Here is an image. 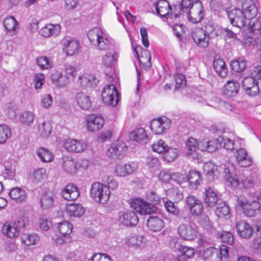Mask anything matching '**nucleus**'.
<instances>
[{"label":"nucleus","instance_id":"1","mask_svg":"<svg viewBox=\"0 0 261 261\" xmlns=\"http://www.w3.org/2000/svg\"><path fill=\"white\" fill-rule=\"evenodd\" d=\"M87 36L90 42L100 50L107 51L102 56L101 62L106 67H111L115 65L119 58V54L114 50V44L107 37L101 29L95 27L90 30Z\"/></svg>","mask_w":261,"mask_h":261},{"label":"nucleus","instance_id":"2","mask_svg":"<svg viewBox=\"0 0 261 261\" xmlns=\"http://www.w3.org/2000/svg\"><path fill=\"white\" fill-rule=\"evenodd\" d=\"M147 198L152 203L146 202L141 198H135L131 200V207L141 215H150L155 213L157 207L155 205L160 203V197L155 192L151 191L147 194Z\"/></svg>","mask_w":261,"mask_h":261},{"label":"nucleus","instance_id":"3","mask_svg":"<svg viewBox=\"0 0 261 261\" xmlns=\"http://www.w3.org/2000/svg\"><path fill=\"white\" fill-rule=\"evenodd\" d=\"M233 170L234 168L232 165L224 168V173L226 180L232 187H236L241 184H242L245 188H249L253 186V182L252 178L246 176L248 172L247 170H244L242 174L240 175L239 177H237L234 173H233Z\"/></svg>","mask_w":261,"mask_h":261},{"label":"nucleus","instance_id":"4","mask_svg":"<svg viewBox=\"0 0 261 261\" xmlns=\"http://www.w3.org/2000/svg\"><path fill=\"white\" fill-rule=\"evenodd\" d=\"M236 199L238 201V205L242 208L246 216L251 217L259 214L261 205L258 202L257 196L254 197L252 199L236 196Z\"/></svg>","mask_w":261,"mask_h":261},{"label":"nucleus","instance_id":"5","mask_svg":"<svg viewBox=\"0 0 261 261\" xmlns=\"http://www.w3.org/2000/svg\"><path fill=\"white\" fill-rule=\"evenodd\" d=\"M111 192L106 185L96 182L91 185L90 196L95 201L100 203H106L110 198Z\"/></svg>","mask_w":261,"mask_h":261},{"label":"nucleus","instance_id":"6","mask_svg":"<svg viewBox=\"0 0 261 261\" xmlns=\"http://www.w3.org/2000/svg\"><path fill=\"white\" fill-rule=\"evenodd\" d=\"M62 161L64 170L71 174L75 173L79 169H86L88 166V161L87 160L75 161L71 156H65L63 157Z\"/></svg>","mask_w":261,"mask_h":261},{"label":"nucleus","instance_id":"7","mask_svg":"<svg viewBox=\"0 0 261 261\" xmlns=\"http://www.w3.org/2000/svg\"><path fill=\"white\" fill-rule=\"evenodd\" d=\"M25 222L24 219L19 218L16 221L6 222L2 228L3 233L10 238H15L18 237L20 229L24 227Z\"/></svg>","mask_w":261,"mask_h":261},{"label":"nucleus","instance_id":"8","mask_svg":"<svg viewBox=\"0 0 261 261\" xmlns=\"http://www.w3.org/2000/svg\"><path fill=\"white\" fill-rule=\"evenodd\" d=\"M101 98L106 105L116 106L119 101V94L115 86L113 84L106 86L102 91Z\"/></svg>","mask_w":261,"mask_h":261},{"label":"nucleus","instance_id":"9","mask_svg":"<svg viewBox=\"0 0 261 261\" xmlns=\"http://www.w3.org/2000/svg\"><path fill=\"white\" fill-rule=\"evenodd\" d=\"M205 12L200 1L195 0L193 3L187 14L188 20L194 23L200 22L203 19Z\"/></svg>","mask_w":261,"mask_h":261},{"label":"nucleus","instance_id":"10","mask_svg":"<svg viewBox=\"0 0 261 261\" xmlns=\"http://www.w3.org/2000/svg\"><path fill=\"white\" fill-rule=\"evenodd\" d=\"M170 120L166 117H163L158 119L152 120L150 122V128L156 135H161L170 128Z\"/></svg>","mask_w":261,"mask_h":261},{"label":"nucleus","instance_id":"11","mask_svg":"<svg viewBox=\"0 0 261 261\" xmlns=\"http://www.w3.org/2000/svg\"><path fill=\"white\" fill-rule=\"evenodd\" d=\"M127 146L123 142L117 141L112 144L109 148L107 155L112 159H120L127 150Z\"/></svg>","mask_w":261,"mask_h":261},{"label":"nucleus","instance_id":"12","mask_svg":"<svg viewBox=\"0 0 261 261\" xmlns=\"http://www.w3.org/2000/svg\"><path fill=\"white\" fill-rule=\"evenodd\" d=\"M230 23L235 27L242 28L245 25L246 18L243 10L238 8L226 11Z\"/></svg>","mask_w":261,"mask_h":261},{"label":"nucleus","instance_id":"13","mask_svg":"<svg viewBox=\"0 0 261 261\" xmlns=\"http://www.w3.org/2000/svg\"><path fill=\"white\" fill-rule=\"evenodd\" d=\"M242 86L246 93L250 96H255L259 93L258 81L253 76L244 77Z\"/></svg>","mask_w":261,"mask_h":261},{"label":"nucleus","instance_id":"14","mask_svg":"<svg viewBox=\"0 0 261 261\" xmlns=\"http://www.w3.org/2000/svg\"><path fill=\"white\" fill-rule=\"evenodd\" d=\"M191 36L198 47L205 48L209 45L210 38L204 34L202 28L194 29L191 32Z\"/></svg>","mask_w":261,"mask_h":261},{"label":"nucleus","instance_id":"15","mask_svg":"<svg viewBox=\"0 0 261 261\" xmlns=\"http://www.w3.org/2000/svg\"><path fill=\"white\" fill-rule=\"evenodd\" d=\"M117 220L120 224L126 226H134L138 222L136 214L130 210L120 211Z\"/></svg>","mask_w":261,"mask_h":261},{"label":"nucleus","instance_id":"16","mask_svg":"<svg viewBox=\"0 0 261 261\" xmlns=\"http://www.w3.org/2000/svg\"><path fill=\"white\" fill-rule=\"evenodd\" d=\"M63 50L67 56L77 55L80 52L79 43L74 38H64L63 40Z\"/></svg>","mask_w":261,"mask_h":261},{"label":"nucleus","instance_id":"17","mask_svg":"<svg viewBox=\"0 0 261 261\" xmlns=\"http://www.w3.org/2000/svg\"><path fill=\"white\" fill-rule=\"evenodd\" d=\"M178 233L181 238L187 241H192L197 237L196 228L188 224H181L178 226Z\"/></svg>","mask_w":261,"mask_h":261},{"label":"nucleus","instance_id":"18","mask_svg":"<svg viewBox=\"0 0 261 261\" xmlns=\"http://www.w3.org/2000/svg\"><path fill=\"white\" fill-rule=\"evenodd\" d=\"M242 7L246 19L250 20L255 18L258 9L253 0H242Z\"/></svg>","mask_w":261,"mask_h":261},{"label":"nucleus","instance_id":"19","mask_svg":"<svg viewBox=\"0 0 261 261\" xmlns=\"http://www.w3.org/2000/svg\"><path fill=\"white\" fill-rule=\"evenodd\" d=\"M154 7L155 8L156 13L162 17H166L167 18H175L174 14L171 13V8L168 2L165 0H159L154 4Z\"/></svg>","mask_w":261,"mask_h":261},{"label":"nucleus","instance_id":"20","mask_svg":"<svg viewBox=\"0 0 261 261\" xmlns=\"http://www.w3.org/2000/svg\"><path fill=\"white\" fill-rule=\"evenodd\" d=\"M63 147L69 152L77 153L83 152L86 148L87 145L82 141L68 139L64 142Z\"/></svg>","mask_w":261,"mask_h":261},{"label":"nucleus","instance_id":"21","mask_svg":"<svg viewBox=\"0 0 261 261\" xmlns=\"http://www.w3.org/2000/svg\"><path fill=\"white\" fill-rule=\"evenodd\" d=\"M170 246L174 250H177L180 252V256H183V259L192 257L194 254V250L193 248L182 245L175 239H172L170 243Z\"/></svg>","mask_w":261,"mask_h":261},{"label":"nucleus","instance_id":"22","mask_svg":"<svg viewBox=\"0 0 261 261\" xmlns=\"http://www.w3.org/2000/svg\"><path fill=\"white\" fill-rule=\"evenodd\" d=\"M60 194L63 198L67 200H74L80 196V192L76 186L69 184L62 190Z\"/></svg>","mask_w":261,"mask_h":261},{"label":"nucleus","instance_id":"23","mask_svg":"<svg viewBox=\"0 0 261 261\" xmlns=\"http://www.w3.org/2000/svg\"><path fill=\"white\" fill-rule=\"evenodd\" d=\"M236 227L238 234L240 237L249 239L252 236L253 229L248 223L241 221L237 223Z\"/></svg>","mask_w":261,"mask_h":261},{"label":"nucleus","instance_id":"24","mask_svg":"<svg viewBox=\"0 0 261 261\" xmlns=\"http://www.w3.org/2000/svg\"><path fill=\"white\" fill-rule=\"evenodd\" d=\"M104 122V119L101 115H91L87 120L88 128L91 132L98 130L102 127Z\"/></svg>","mask_w":261,"mask_h":261},{"label":"nucleus","instance_id":"25","mask_svg":"<svg viewBox=\"0 0 261 261\" xmlns=\"http://www.w3.org/2000/svg\"><path fill=\"white\" fill-rule=\"evenodd\" d=\"M135 163L117 164L115 167V173L118 176H125L133 173L136 169Z\"/></svg>","mask_w":261,"mask_h":261},{"label":"nucleus","instance_id":"26","mask_svg":"<svg viewBox=\"0 0 261 261\" xmlns=\"http://www.w3.org/2000/svg\"><path fill=\"white\" fill-rule=\"evenodd\" d=\"M66 212L70 217L79 218L85 214V209L81 204L71 203L67 205Z\"/></svg>","mask_w":261,"mask_h":261},{"label":"nucleus","instance_id":"27","mask_svg":"<svg viewBox=\"0 0 261 261\" xmlns=\"http://www.w3.org/2000/svg\"><path fill=\"white\" fill-rule=\"evenodd\" d=\"M204 200L209 207H214L219 201V196L216 191L212 187L205 188Z\"/></svg>","mask_w":261,"mask_h":261},{"label":"nucleus","instance_id":"28","mask_svg":"<svg viewBox=\"0 0 261 261\" xmlns=\"http://www.w3.org/2000/svg\"><path fill=\"white\" fill-rule=\"evenodd\" d=\"M56 198L55 194L51 191H48L43 194L40 199V206L43 210L51 208Z\"/></svg>","mask_w":261,"mask_h":261},{"label":"nucleus","instance_id":"29","mask_svg":"<svg viewBox=\"0 0 261 261\" xmlns=\"http://www.w3.org/2000/svg\"><path fill=\"white\" fill-rule=\"evenodd\" d=\"M236 158L238 164L242 167H247L252 164V159L248 156L247 151L243 148L237 150Z\"/></svg>","mask_w":261,"mask_h":261},{"label":"nucleus","instance_id":"30","mask_svg":"<svg viewBox=\"0 0 261 261\" xmlns=\"http://www.w3.org/2000/svg\"><path fill=\"white\" fill-rule=\"evenodd\" d=\"M240 84L236 81H228L225 85L223 94L229 97L234 96L238 93Z\"/></svg>","mask_w":261,"mask_h":261},{"label":"nucleus","instance_id":"31","mask_svg":"<svg viewBox=\"0 0 261 261\" xmlns=\"http://www.w3.org/2000/svg\"><path fill=\"white\" fill-rule=\"evenodd\" d=\"M50 78L53 84L59 87H64L69 83V79L68 76L63 75L58 71H55L54 73L51 74Z\"/></svg>","mask_w":261,"mask_h":261},{"label":"nucleus","instance_id":"32","mask_svg":"<svg viewBox=\"0 0 261 261\" xmlns=\"http://www.w3.org/2000/svg\"><path fill=\"white\" fill-rule=\"evenodd\" d=\"M78 82L82 87L86 88L95 86L98 80L95 75L86 73L79 77Z\"/></svg>","mask_w":261,"mask_h":261},{"label":"nucleus","instance_id":"33","mask_svg":"<svg viewBox=\"0 0 261 261\" xmlns=\"http://www.w3.org/2000/svg\"><path fill=\"white\" fill-rule=\"evenodd\" d=\"M147 225L150 230L159 231L164 227V222L158 217H150L147 220Z\"/></svg>","mask_w":261,"mask_h":261},{"label":"nucleus","instance_id":"34","mask_svg":"<svg viewBox=\"0 0 261 261\" xmlns=\"http://www.w3.org/2000/svg\"><path fill=\"white\" fill-rule=\"evenodd\" d=\"M213 67L217 73L222 77L227 75L228 69L224 61L221 59H215L213 61Z\"/></svg>","mask_w":261,"mask_h":261},{"label":"nucleus","instance_id":"35","mask_svg":"<svg viewBox=\"0 0 261 261\" xmlns=\"http://www.w3.org/2000/svg\"><path fill=\"white\" fill-rule=\"evenodd\" d=\"M76 101L79 107L84 110H88L91 107V102L89 96L83 92L76 94Z\"/></svg>","mask_w":261,"mask_h":261},{"label":"nucleus","instance_id":"36","mask_svg":"<svg viewBox=\"0 0 261 261\" xmlns=\"http://www.w3.org/2000/svg\"><path fill=\"white\" fill-rule=\"evenodd\" d=\"M9 194L11 199L17 203L24 201L27 197L25 191L19 188L12 189L9 192Z\"/></svg>","mask_w":261,"mask_h":261},{"label":"nucleus","instance_id":"37","mask_svg":"<svg viewBox=\"0 0 261 261\" xmlns=\"http://www.w3.org/2000/svg\"><path fill=\"white\" fill-rule=\"evenodd\" d=\"M130 137L140 143H145L148 141V136L143 128L135 129L130 134Z\"/></svg>","mask_w":261,"mask_h":261},{"label":"nucleus","instance_id":"38","mask_svg":"<svg viewBox=\"0 0 261 261\" xmlns=\"http://www.w3.org/2000/svg\"><path fill=\"white\" fill-rule=\"evenodd\" d=\"M203 257L205 261H221L220 256L218 255V249L208 248L203 252Z\"/></svg>","mask_w":261,"mask_h":261},{"label":"nucleus","instance_id":"39","mask_svg":"<svg viewBox=\"0 0 261 261\" xmlns=\"http://www.w3.org/2000/svg\"><path fill=\"white\" fill-rule=\"evenodd\" d=\"M187 179L190 186L193 188H196L200 185L202 181V177L199 172L191 170L188 173Z\"/></svg>","mask_w":261,"mask_h":261},{"label":"nucleus","instance_id":"40","mask_svg":"<svg viewBox=\"0 0 261 261\" xmlns=\"http://www.w3.org/2000/svg\"><path fill=\"white\" fill-rule=\"evenodd\" d=\"M248 26L250 32L253 33L255 35H259L258 39L261 40V17L249 20Z\"/></svg>","mask_w":261,"mask_h":261},{"label":"nucleus","instance_id":"41","mask_svg":"<svg viewBox=\"0 0 261 261\" xmlns=\"http://www.w3.org/2000/svg\"><path fill=\"white\" fill-rule=\"evenodd\" d=\"M216 142L220 147L227 151H231L234 148V142L224 136H219L216 139Z\"/></svg>","mask_w":261,"mask_h":261},{"label":"nucleus","instance_id":"42","mask_svg":"<svg viewBox=\"0 0 261 261\" xmlns=\"http://www.w3.org/2000/svg\"><path fill=\"white\" fill-rule=\"evenodd\" d=\"M3 24L6 32L12 35L16 30L18 22L13 16H9L4 19Z\"/></svg>","mask_w":261,"mask_h":261},{"label":"nucleus","instance_id":"43","mask_svg":"<svg viewBox=\"0 0 261 261\" xmlns=\"http://www.w3.org/2000/svg\"><path fill=\"white\" fill-rule=\"evenodd\" d=\"M230 66L234 71L241 72L247 67V61L244 58L240 57L232 61Z\"/></svg>","mask_w":261,"mask_h":261},{"label":"nucleus","instance_id":"44","mask_svg":"<svg viewBox=\"0 0 261 261\" xmlns=\"http://www.w3.org/2000/svg\"><path fill=\"white\" fill-rule=\"evenodd\" d=\"M35 115L33 112L30 111L23 112L19 117V121L23 124L30 126L33 124Z\"/></svg>","mask_w":261,"mask_h":261},{"label":"nucleus","instance_id":"45","mask_svg":"<svg viewBox=\"0 0 261 261\" xmlns=\"http://www.w3.org/2000/svg\"><path fill=\"white\" fill-rule=\"evenodd\" d=\"M216 146L215 142L204 139L198 142V149L202 151L213 152L215 151Z\"/></svg>","mask_w":261,"mask_h":261},{"label":"nucleus","instance_id":"46","mask_svg":"<svg viewBox=\"0 0 261 261\" xmlns=\"http://www.w3.org/2000/svg\"><path fill=\"white\" fill-rule=\"evenodd\" d=\"M215 214L218 217H224L230 214L229 206L225 202H219L216 205Z\"/></svg>","mask_w":261,"mask_h":261},{"label":"nucleus","instance_id":"47","mask_svg":"<svg viewBox=\"0 0 261 261\" xmlns=\"http://www.w3.org/2000/svg\"><path fill=\"white\" fill-rule=\"evenodd\" d=\"M72 225L67 221L59 223L58 230L61 236L68 237L71 232Z\"/></svg>","mask_w":261,"mask_h":261},{"label":"nucleus","instance_id":"48","mask_svg":"<svg viewBox=\"0 0 261 261\" xmlns=\"http://www.w3.org/2000/svg\"><path fill=\"white\" fill-rule=\"evenodd\" d=\"M37 154L42 162H49L54 159L53 154L44 148H40L37 150Z\"/></svg>","mask_w":261,"mask_h":261},{"label":"nucleus","instance_id":"49","mask_svg":"<svg viewBox=\"0 0 261 261\" xmlns=\"http://www.w3.org/2000/svg\"><path fill=\"white\" fill-rule=\"evenodd\" d=\"M39 239V237L36 234L23 233L21 236V242L27 246L35 244Z\"/></svg>","mask_w":261,"mask_h":261},{"label":"nucleus","instance_id":"50","mask_svg":"<svg viewBox=\"0 0 261 261\" xmlns=\"http://www.w3.org/2000/svg\"><path fill=\"white\" fill-rule=\"evenodd\" d=\"M11 136L10 127L6 124L0 125V144H4Z\"/></svg>","mask_w":261,"mask_h":261},{"label":"nucleus","instance_id":"51","mask_svg":"<svg viewBox=\"0 0 261 261\" xmlns=\"http://www.w3.org/2000/svg\"><path fill=\"white\" fill-rule=\"evenodd\" d=\"M52 128L49 122L44 121L38 126V132L41 136L48 137L51 133Z\"/></svg>","mask_w":261,"mask_h":261},{"label":"nucleus","instance_id":"52","mask_svg":"<svg viewBox=\"0 0 261 261\" xmlns=\"http://www.w3.org/2000/svg\"><path fill=\"white\" fill-rule=\"evenodd\" d=\"M186 147L187 150V154L189 155L193 154L197 149H198V142L193 138H189L186 142Z\"/></svg>","mask_w":261,"mask_h":261},{"label":"nucleus","instance_id":"53","mask_svg":"<svg viewBox=\"0 0 261 261\" xmlns=\"http://www.w3.org/2000/svg\"><path fill=\"white\" fill-rule=\"evenodd\" d=\"M204 170L207 175L214 179L215 177H217L219 174L218 166L212 163L206 164L204 165Z\"/></svg>","mask_w":261,"mask_h":261},{"label":"nucleus","instance_id":"54","mask_svg":"<svg viewBox=\"0 0 261 261\" xmlns=\"http://www.w3.org/2000/svg\"><path fill=\"white\" fill-rule=\"evenodd\" d=\"M144 238L142 236H133L127 238L126 243L130 247H140L143 244Z\"/></svg>","mask_w":261,"mask_h":261},{"label":"nucleus","instance_id":"55","mask_svg":"<svg viewBox=\"0 0 261 261\" xmlns=\"http://www.w3.org/2000/svg\"><path fill=\"white\" fill-rule=\"evenodd\" d=\"M163 154V158L165 161L168 162H172L177 157L178 151L176 149L168 146Z\"/></svg>","mask_w":261,"mask_h":261},{"label":"nucleus","instance_id":"56","mask_svg":"<svg viewBox=\"0 0 261 261\" xmlns=\"http://www.w3.org/2000/svg\"><path fill=\"white\" fill-rule=\"evenodd\" d=\"M217 237L221 239L222 242L231 245L234 242V238L232 233L229 232L222 231V232H218Z\"/></svg>","mask_w":261,"mask_h":261},{"label":"nucleus","instance_id":"57","mask_svg":"<svg viewBox=\"0 0 261 261\" xmlns=\"http://www.w3.org/2000/svg\"><path fill=\"white\" fill-rule=\"evenodd\" d=\"M152 150L159 153H164L166 149L168 148V145L163 140L155 141L151 146Z\"/></svg>","mask_w":261,"mask_h":261},{"label":"nucleus","instance_id":"58","mask_svg":"<svg viewBox=\"0 0 261 261\" xmlns=\"http://www.w3.org/2000/svg\"><path fill=\"white\" fill-rule=\"evenodd\" d=\"M36 63L41 69H48L51 67V63L46 56H41L36 58Z\"/></svg>","mask_w":261,"mask_h":261},{"label":"nucleus","instance_id":"59","mask_svg":"<svg viewBox=\"0 0 261 261\" xmlns=\"http://www.w3.org/2000/svg\"><path fill=\"white\" fill-rule=\"evenodd\" d=\"M202 29L204 34L208 36L210 38L213 37L214 36L218 35L216 28L212 22L208 21Z\"/></svg>","mask_w":261,"mask_h":261},{"label":"nucleus","instance_id":"60","mask_svg":"<svg viewBox=\"0 0 261 261\" xmlns=\"http://www.w3.org/2000/svg\"><path fill=\"white\" fill-rule=\"evenodd\" d=\"M17 111V108L12 106L11 103L7 104L5 106V114L10 119H13L16 118Z\"/></svg>","mask_w":261,"mask_h":261},{"label":"nucleus","instance_id":"61","mask_svg":"<svg viewBox=\"0 0 261 261\" xmlns=\"http://www.w3.org/2000/svg\"><path fill=\"white\" fill-rule=\"evenodd\" d=\"M164 206L167 211L170 214L176 216L179 215V209L174 202L167 201L164 202Z\"/></svg>","mask_w":261,"mask_h":261},{"label":"nucleus","instance_id":"62","mask_svg":"<svg viewBox=\"0 0 261 261\" xmlns=\"http://www.w3.org/2000/svg\"><path fill=\"white\" fill-rule=\"evenodd\" d=\"M174 78L176 83L175 89L186 86L187 82L186 77L183 74L176 73L174 75Z\"/></svg>","mask_w":261,"mask_h":261},{"label":"nucleus","instance_id":"63","mask_svg":"<svg viewBox=\"0 0 261 261\" xmlns=\"http://www.w3.org/2000/svg\"><path fill=\"white\" fill-rule=\"evenodd\" d=\"M46 175V170L44 168H39L35 170L33 174V178L34 182H39L43 180Z\"/></svg>","mask_w":261,"mask_h":261},{"label":"nucleus","instance_id":"64","mask_svg":"<svg viewBox=\"0 0 261 261\" xmlns=\"http://www.w3.org/2000/svg\"><path fill=\"white\" fill-rule=\"evenodd\" d=\"M89 261H112V258L107 254L96 253L92 256Z\"/></svg>","mask_w":261,"mask_h":261}]
</instances>
